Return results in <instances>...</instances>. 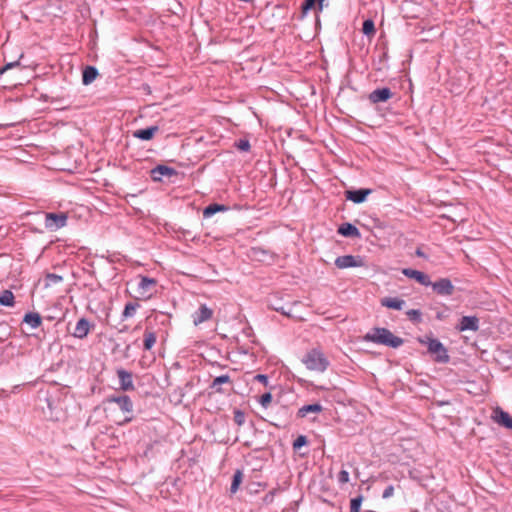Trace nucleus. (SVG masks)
<instances>
[{"label": "nucleus", "instance_id": "f257e3e1", "mask_svg": "<svg viewBox=\"0 0 512 512\" xmlns=\"http://www.w3.org/2000/svg\"><path fill=\"white\" fill-rule=\"evenodd\" d=\"M363 340L391 348H398L404 343V339L394 335L389 329L383 327H374L363 336Z\"/></svg>", "mask_w": 512, "mask_h": 512}, {"label": "nucleus", "instance_id": "f03ea898", "mask_svg": "<svg viewBox=\"0 0 512 512\" xmlns=\"http://www.w3.org/2000/svg\"><path fill=\"white\" fill-rule=\"evenodd\" d=\"M302 363L310 371L325 372L330 366V361L320 348H312L302 357Z\"/></svg>", "mask_w": 512, "mask_h": 512}, {"label": "nucleus", "instance_id": "7ed1b4c3", "mask_svg": "<svg viewBox=\"0 0 512 512\" xmlns=\"http://www.w3.org/2000/svg\"><path fill=\"white\" fill-rule=\"evenodd\" d=\"M418 341L423 345H427L428 352L434 355L435 362L446 364L450 361L446 347L438 339L425 336L418 338Z\"/></svg>", "mask_w": 512, "mask_h": 512}, {"label": "nucleus", "instance_id": "20e7f679", "mask_svg": "<svg viewBox=\"0 0 512 512\" xmlns=\"http://www.w3.org/2000/svg\"><path fill=\"white\" fill-rule=\"evenodd\" d=\"M35 215H43L45 228L52 232L66 226L68 220L67 214L64 212H37Z\"/></svg>", "mask_w": 512, "mask_h": 512}, {"label": "nucleus", "instance_id": "39448f33", "mask_svg": "<svg viewBox=\"0 0 512 512\" xmlns=\"http://www.w3.org/2000/svg\"><path fill=\"white\" fill-rule=\"evenodd\" d=\"M106 402L116 403L123 413L128 414L121 424H127L133 420V402L128 395H112L107 397Z\"/></svg>", "mask_w": 512, "mask_h": 512}, {"label": "nucleus", "instance_id": "423d86ee", "mask_svg": "<svg viewBox=\"0 0 512 512\" xmlns=\"http://www.w3.org/2000/svg\"><path fill=\"white\" fill-rule=\"evenodd\" d=\"M430 286L436 294L441 296H451L455 290L454 285L448 278H440L435 282L431 281Z\"/></svg>", "mask_w": 512, "mask_h": 512}, {"label": "nucleus", "instance_id": "0eeeda50", "mask_svg": "<svg viewBox=\"0 0 512 512\" xmlns=\"http://www.w3.org/2000/svg\"><path fill=\"white\" fill-rule=\"evenodd\" d=\"M335 265L339 269L361 267L364 265V261L360 256L343 255L335 259Z\"/></svg>", "mask_w": 512, "mask_h": 512}, {"label": "nucleus", "instance_id": "6e6552de", "mask_svg": "<svg viewBox=\"0 0 512 512\" xmlns=\"http://www.w3.org/2000/svg\"><path fill=\"white\" fill-rule=\"evenodd\" d=\"M150 176L153 181L161 182L163 177L171 178L173 176H178V171L166 165H157L151 169Z\"/></svg>", "mask_w": 512, "mask_h": 512}, {"label": "nucleus", "instance_id": "1a4fd4ad", "mask_svg": "<svg viewBox=\"0 0 512 512\" xmlns=\"http://www.w3.org/2000/svg\"><path fill=\"white\" fill-rule=\"evenodd\" d=\"M491 419L500 426L512 430V417L502 408H494L492 411Z\"/></svg>", "mask_w": 512, "mask_h": 512}, {"label": "nucleus", "instance_id": "9d476101", "mask_svg": "<svg viewBox=\"0 0 512 512\" xmlns=\"http://www.w3.org/2000/svg\"><path fill=\"white\" fill-rule=\"evenodd\" d=\"M373 192L370 188H361L357 190H346L345 198L355 204H360L366 201L367 197Z\"/></svg>", "mask_w": 512, "mask_h": 512}, {"label": "nucleus", "instance_id": "9b49d317", "mask_svg": "<svg viewBox=\"0 0 512 512\" xmlns=\"http://www.w3.org/2000/svg\"><path fill=\"white\" fill-rule=\"evenodd\" d=\"M116 373H117V376L119 379V384H120L121 390H123V391L135 390V386L133 383V375L131 372H129L123 368H119V369H117Z\"/></svg>", "mask_w": 512, "mask_h": 512}, {"label": "nucleus", "instance_id": "f8f14e48", "mask_svg": "<svg viewBox=\"0 0 512 512\" xmlns=\"http://www.w3.org/2000/svg\"><path fill=\"white\" fill-rule=\"evenodd\" d=\"M392 97H393V92L388 87L375 89L368 95L369 101L373 104L386 102L389 99H391Z\"/></svg>", "mask_w": 512, "mask_h": 512}, {"label": "nucleus", "instance_id": "ddd939ff", "mask_svg": "<svg viewBox=\"0 0 512 512\" xmlns=\"http://www.w3.org/2000/svg\"><path fill=\"white\" fill-rule=\"evenodd\" d=\"M213 316V310L206 304H201L198 310L192 314L193 324L198 326L203 322L210 320Z\"/></svg>", "mask_w": 512, "mask_h": 512}, {"label": "nucleus", "instance_id": "4468645a", "mask_svg": "<svg viewBox=\"0 0 512 512\" xmlns=\"http://www.w3.org/2000/svg\"><path fill=\"white\" fill-rule=\"evenodd\" d=\"M94 327L90 321L84 317L80 318L76 323V326L71 333L73 337L78 339H84L89 334L90 330Z\"/></svg>", "mask_w": 512, "mask_h": 512}, {"label": "nucleus", "instance_id": "2eb2a0df", "mask_svg": "<svg viewBox=\"0 0 512 512\" xmlns=\"http://www.w3.org/2000/svg\"><path fill=\"white\" fill-rule=\"evenodd\" d=\"M402 273L406 277H408L410 279H414L415 281H417L418 283H420L423 286H430V284H431L430 277L422 271L415 270L412 268H404L402 270Z\"/></svg>", "mask_w": 512, "mask_h": 512}, {"label": "nucleus", "instance_id": "dca6fc26", "mask_svg": "<svg viewBox=\"0 0 512 512\" xmlns=\"http://www.w3.org/2000/svg\"><path fill=\"white\" fill-rule=\"evenodd\" d=\"M157 281L154 278L142 276L138 283V292L143 298H149L152 295L151 289L154 288Z\"/></svg>", "mask_w": 512, "mask_h": 512}, {"label": "nucleus", "instance_id": "f3484780", "mask_svg": "<svg viewBox=\"0 0 512 512\" xmlns=\"http://www.w3.org/2000/svg\"><path fill=\"white\" fill-rule=\"evenodd\" d=\"M459 331H477L479 329V319L476 316H463L457 325Z\"/></svg>", "mask_w": 512, "mask_h": 512}, {"label": "nucleus", "instance_id": "a211bd4d", "mask_svg": "<svg viewBox=\"0 0 512 512\" xmlns=\"http://www.w3.org/2000/svg\"><path fill=\"white\" fill-rule=\"evenodd\" d=\"M160 128L157 125L149 126L143 129H138L133 132V137L142 141H149L154 138L155 134L159 132Z\"/></svg>", "mask_w": 512, "mask_h": 512}, {"label": "nucleus", "instance_id": "6ab92c4d", "mask_svg": "<svg viewBox=\"0 0 512 512\" xmlns=\"http://www.w3.org/2000/svg\"><path fill=\"white\" fill-rule=\"evenodd\" d=\"M223 384H232V380L229 375H220L212 381L209 388L212 390V392L215 393H225V390L222 388Z\"/></svg>", "mask_w": 512, "mask_h": 512}, {"label": "nucleus", "instance_id": "aec40b11", "mask_svg": "<svg viewBox=\"0 0 512 512\" xmlns=\"http://www.w3.org/2000/svg\"><path fill=\"white\" fill-rule=\"evenodd\" d=\"M338 233L344 237L360 238L361 234L358 228L351 223H343L338 228Z\"/></svg>", "mask_w": 512, "mask_h": 512}, {"label": "nucleus", "instance_id": "412c9836", "mask_svg": "<svg viewBox=\"0 0 512 512\" xmlns=\"http://www.w3.org/2000/svg\"><path fill=\"white\" fill-rule=\"evenodd\" d=\"M323 411V406L319 403L304 405L297 412L298 418H305L309 413L319 414Z\"/></svg>", "mask_w": 512, "mask_h": 512}, {"label": "nucleus", "instance_id": "4be33fe9", "mask_svg": "<svg viewBox=\"0 0 512 512\" xmlns=\"http://www.w3.org/2000/svg\"><path fill=\"white\" fill-rule=\"evenodd\" d=\"M381 305L389 309L401 310L405 305V301L398 297H385L381 299Z\"/></svg>", "mask_w": 512, "mask_h": 512}, {"label": "nucleus", "instance_id": "5701e85b", "mask_svg": "<svg viewBox=\"0 0 512 512\" xmlns=\"http://www.w3.org/2000/svg\"><path fill=\"white\" fill-rule=\"evenodd\" d=\"M99 75L98 70L94 66H86L82 72V83L84 85L91 84Z\"/></svg>", "mask_w": 512, "mask_h": 512}, {"label": "nucleus", "instance_id": "b1692460", "mask_svg": "<svg viewBox=\"0 0 512 512\" xmlns=\"http://www.w3.org/2000/svg\"><path fill=\"white\" fill-rule=\"evenodd\" d=\"M228 210L229 207L224 204L213 203L204 208L203 216L204 218H209L218 212H226Z\"/></svg>", "mask_w": 512, "mask_h": 512}, {"label": "nucleus", "instance_id": "393cba45", "mask_svg": "<svg viewBox=\"0 0 512 512\" xmlns=\"http://www.w3.org/2000/svg\"><path fill=\"white\" fill-rule=\"evenodd\" d=\"M23 322L30 325L33 329L38 328L42 323V318L37 312H28L23 318Z\"/></svg>", "mask_w": 512, "mask_h": 512}, {"label": "nucleus", "instance_id": "a878e982", "mask_svg": "<svg viewBox=\"0 0 512 512\" xmlns=\"http://www.w3.org/2000/svg\"><path fill=\"white\" fill-rule=\"evenodd\" d=\"M14 299V294L10 290L6 289L0 293V305L2 306L13 307L15 303Z\"/></svg>", "mask_w": 512, "mask_h": 512}, {"label": "nucleus", "instance_id": "bb28decb", "mask_svg": "<svg viewBox=\"0 0 512 512\" xmlns=\"http://www.w3.org/2000/svg\"><path fill=\"white\" fill-rule=\"evenodd\" d=\"M156 339H157V337H156L155 332L146 330L144 333V343H143L144 349L151 350L152 347L156 343Z\"/></svg>", "mask_w": 512, "mask_h": 512}, {"label": "nucleus", "instance_id": "cd10ccee", "mask_svg": "<svg viewBox=\"0 0 512 512\" xmlns=\"http://www.w3.org/2000/svg\"><path fill=\"white\" fill-rule=\"evenodd\" d=\"M139 307V304L136 303V302H128L125 307H124V310L122 312V319H127L129 317H132L134 316L137 308Z\"/></svg>", "mask_w": 512, "mask_h": 512}, {"label": "nucleus", "instance_id": "c85d7f7f", "mask_svg": "<svg viewBox=\"0 0 512 512\" xmlns=\"http://www.w3.org/2000/svg\"><path fill=\"white\" fill-rule=\"evenodd\" d=\"M242 479H243V473L241 470H236L234 475H233V478H232V483H231V487H230V491L232 493H236L241 482H242Z\"/></svg>", "mask_w": 512, "mask_h": 512}, {"label": "nucleus", "instance_id": "c756f323", "mask_svg": "<svg viewBox=\"0 0 512 512\" xmlns=\"http://www.w3.org/2000/svg\"><path fill=\"white\" fill-rule=\"evenodd\" d=\"M362 32L363 34H365L366 36H373L376 32L375 30V24H374V21L372 19H366L364 22H363V25H362Z\"/></svg>", "mask_w": 512, "mask_h": 512}, {"label": "nucleus", "instance_id": "7c9ffc66", "mask_svg": "<svg viewBox=\"0 0 512 512\" xmlns=\"http://www.w3.org/2000/svg\"><path fill=\"white\" fill-rule=\"evenodd\" d=\"M316 5L318 6V1L317 0H304L302 5H301V18L305 17L306 14L313 8L316 7Z\"/></svg>", "mask_w": 512, "mask_h": 512}, {"label": "nucleus", "instance_id": "2f4dec72", "mask_svg": "<svg viewBox=\"0 0 512 512\" xmlns=\"http://www.w3.org/2000/svg\"><path fill=\"white\" fill-rule=\"evenodd\" d=\"M409 320L415 324L422 322V312L418 309H410L406 312Z\"/></svg>", "mask_w": 512, "mask_h": 512}, {"label": "nucleus", "instance_id": "473e14b6", "mask_svg": "<svg viewBox=\"0 0 512 512\" xmlns=\"http://www.w3.org/2000/svg\"><path fill=\"white\" fill-rule=\"evenodd\" d=\"M308 445V438L305 435H299L293 442L292 447L294 451L300 450L303 446Z\"/></svg>", "mask_w": 512, "mask_h": 512}, {"label": "nucleus", "instance_id": "72a5a7b5", "mask_svg": "<svg viewBox=\"0 0 512 512\" xmlns=\"http://www.w3.org/2000/svg\"><path fill=\"white\" fill-rule=\"evenodd\" d=\"M363 501V496L359 495L350 501V512H359L361 508V504Z\"/></svg>", "mask_w": 512, "mask_h": 512}, {"label": "nucleus", "instance_id": "f704fd0d", "mask_svg": "<svg viewBox=\"0 0 512 512\" xmlns=\"http://www.w3.org/2000/svg\"><path fill=\"white\" fill-rule=\"evenodd\" d=\"M235 147L240 151L248 152L250 150V142L247 139H239L235 142Z\"/></svg>", "mask_w": 512, "mask_h": 512}, {"label": "nucleus", "instance_id": "c9c22d12", "mask_svg": "<svg viewBox=\"0 0 512 512\" xmlns=\"http://www.w3.org/2000/svg\"><path fill=\"white\" fill-rule=\"evenodd\" d=\"M45 280H46V285H51V284H57V283L61 282L63 280V278L60 275H57L54 273H48L46 275Z\"/></svg>", "mask_w": 512, "mask_h": 512}, {"label": "nucleus", "instance_id": "e433bc0d", "mask_svg": "<svg viewBox=\"0 0 512 512\" xmlns=\"http://www.w3.org/2000/svg\"><path fill=\"white\" fill-rule=\"evenodd\" d=\"M234 422L238 425V426H241L245 423V413L240 410V409H236L234 410Z\"/></svg>", "mask_w": 512, "mask_h": 512}, {"label": "nucleus", "instance_id": "4c0bfd02", "mask_svg": "<svg viewBox=\"0 0 512 512\" xmlns=\"http://www.w3.org/2000/svg\"><path fill=\"white\" fill-rule=\"evenodd\" d=\"M272 394L270 392H267V393H264L263 395H261L260 399H259V403L264 407V408H267L271 402H272Z\"/></svg>", "mask_w": 512, "mask_h": 512}, {"label": "nucleus", "instance_id": "58836bf2", "mask_svg": "<svg viewBox=\"0 0 512 512\" xmlns=\"http://www.w3.org/2000/svg\"><path fill=\"white\" fill-rule=\"evenodd\" d=\"M448 312H449V308L446 306L444 307V309L438 310L436 312V319L440 320V321L445 320L448 317Z\"/></svg>", "mask_w": 512, "mask_h": 512}, {"label": "nucleus", "instance_id": "ea45409f", "mask_svg": "<svg viewBox=\"0 0 512 512\" xmlns=\"http://www.w3.org/2000/svg\"><path fill=\"white\" fill-rule=\"evenodd\" d=\"M338 481L342 484H345L349 481V473L346 470H341L338 473Z\"/></svg>", "mask_w": 512, "mask_h": 512}, {"label": "nucleus", "instance_id": "a19ab883", "mask_svg": "<svg viewBox=\"0 0 512 512\" xmlns=\"http://www.w3.org/2000/svg\"><path fill=\"white\" fill-rule=\"evenodd\" d=\"M270 307L284 316L291 317L290 310H286L284 306H275L270 304Z\"/></svg>", "mask_w": 512, "mask_h": 512}, {"label": "nucleus", "instance_id": "79ce46f5", "mask_svg": "<svg viewBox=\"0 0 512 512\" xmlns=\"http://www.w3.org/2000/svg\"><path fill=\"white\" fill-rule=\"evenodd\" d=\"M393 493H394V487H393V485H389L384 489L382 497H383V499H388L393 495Z\"/></svg>", "mask_w": 512, "mask_h": 512}, {"label": "nucleus", "instance_id": "37998d69", "mask_svg": "<svg viewBox=\"0 0 512 512\" xmlns=\"http://www.w3.org/2000/svg\"><path fill=\"white\" fill-rule=\"evenodd\" d=\"M19 65H20L19 61L9 62L4 67H2L0 69V74H3L5 71H7L13 67L19 66Z\"/></svg>", "mask_w": 512, "mask_h": 512}, {"label": "nucleus", "instance_id": "c03bdc74", "mask_svg": "<svg viewBox=\"0 0 512 512\" xmlns=\"http://www.w3.org/2000/svg\"><path fill=\"white\" fill-rule=\"evenodd\" d=\"M256 380L264 383L265 385H267V382H268V376L267 375H264V374H258L256 375L255 377Z\"/></svg>", "mask_w": 512, "mask_h": 512}, {"label": "nucleus", "instance_id": "a18cd8bd", "mask_svg": "<svg viewBox=\"0 0 512 512\" xmlns=\"http://www.w3.org/2000/svg\"><path fill=\"white\" fill-rule=\"evenodd\" d=\"M269 423L272 425V426H275L277 428H281L283 427L282 423L279 421V419L277 417H275L274 420H271L269 421Z\"/></svg>", "mask_w": 512, "mask_h": 512}, {"label": "nucleus", "instance_id": "49530a36", "mask_svg": "<svg viewBox=\"0 0 512 512\" xmlns=\"http://www.w3.org/2000/svg\"><path fill=\"white\" fill-rule=\"evenodd\" d=\"M253 256H258L259 254H266V251L261 248H252Z\"/></svg>", "mask_w": 512, "mask_h": 512}, {"label": "nucleus", "instance_id": "de8ad7c7", "mask_svg": "<svg viewBox=\"0 0 512 512\" xmlns=\"http://www.w3.org/2000/svg\"><path fill=\"white\" fill-rule=\"evenodd\" d=\"M278 413H280V414H282V415H287V413H288V408H287L286 406H281V407H280V410H279V412H278Z\"/></svg>", "mask_w": 512, "mask_h": 512}, {"label": "nucleus", "instance_id": "09e8293b", "mask_svg": "<svg viewBox=\"0 0 512 512\" xmlns=\"http://www.w3.org/2000/svg\"><path fill=\"white\" fill-rule=\"evenodd\" d=\"M318 1V10L322 11L324 7V1L325 0H317Z\"/></svg>", "mask_w": 512, "mask_h": 512}, {"label": "nucleus", "instance_id": "8fccbe9b", "mask_svg": "<svg viewBox=\"0 0 512 512\" xmlns=\"http://www.w3.org/2000/svg\"><path fill=\"white\" fill-rule=\"evenodd\" d=\"M387 57H388L387 52L383 51L380 55V61L386 60Z\"/></svg>", "mask_w": 512, "mask_h": 512}, {"label": "nucleus", "instance_id": "3c124183", "mask_svg": "<svg viewBox=\"0 0 512 512\" xmlns=\"http://www.w3.org/2000/svg\"><path fill=\"white\" fill-rule=\"evenodd\" d=\"M415 253H416V255H417V256H419V257H424V256H425V255H424V253L422 252V250H421L420 248H418V249L416 250V252H415Z\"/></svg>", "mask_w": 512, "mask_h": 512}, {"label": "nucleus", "instance_id": "603ef678", "mask_svg": "<svg viewBox=\"0 0 512 512\" xmlns=\"http://www.w3.org/2000/svg\"><path fill=\"white\" fill-rule=\"evenodd\" d=\"M265 500H266V501H267V500H270V497H268V495H267V496H265Z\"/></svg>", "mask_w": 512, "mask_h": 512}, {"label": "nucleus", "instance_id": "864d4df0", "mask_svg": "<svg viewBox=\"0 0 512 512\" xmlns=\"http://www.w3.org/2000/svg\"><path fill=\"white\" fill-rule=\"evenodd\" d=\"M265 500H266V501H267V500H270V497H268V495H267V496H265Z\"/></svg>", "mask_w": 512, "mask_h": 512}]
</instances>
